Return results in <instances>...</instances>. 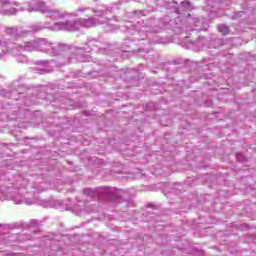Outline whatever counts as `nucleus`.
I'll list each match as a JSON object with an SVG mask.
<instances>
[{
    "mask_svg": "<svg viewBox=\"0 0 256 256\" xmlns=\"http://www.w3.org/2000/svg\"><path fill=\"white\" fill-rule=\"evenodd\" d=\"M220 33H222V35H229V28L225 25H221L218 27Z\"/></svg>",
    "mask_w": 256,
    "mask_h": 256,
    "instance_id": "nucleus-1",
    "label": "nucleus"
}]
</instances>
